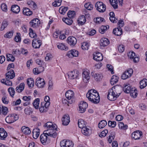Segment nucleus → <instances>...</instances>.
Here are the masks:
<instances>
[{
  "mask_svg": "<svg viewBox=\"0 0 147 147\" xmlns=\"http://www.w3.org/2000/svg\"><path fill=\"white\" fill-rule=\"evenodd\" d=\"M116 125V122L115 121H109L108 122V125L110 127L114 128L115 127Z\"/></svg>",
  "mask_w": 147,
  "mask_h": 147,
  "instance_id": "56",
  "label": "nucleus"
},
{
  "mask_svg": "<svg viewBox=\"0 0 147 147\" xmlns=\"http://www.w3.org/2000/svg\"><path fill=\"white\" fill-rule=\"evenodd\" d=\"M142 136V132L139 131H136L131 134L132 138L136 140L140 139Z\"/></svg>",
  "mask_w": 147,
  "mask_h": 147,
  "instance_id": "12",
  "label": "nucleus"
},
{
  "mask_svg": "<svg viewBox=\"0 0 147 147\" xmlns=\"http://www.w3.org/2000/svg\"><path fill=\"white\" fill-rule=\"evenodd\" d=\"M21 130L22 132L25 134H29L31 132L30 128L28 127L23 126L21 128Z\"/></svg>",
  "mask_w": 147,
  "mask_h": 147,
  "instance_id": "34",
  "label": "nucleus"
},
{
  "mask_svg": "<svg viewBox=\"0 0 147 147\" xmlns=\"http://www.w3.org/2000/svg\"><path fill=\"white\" fill-rule=\"evenodd\" d=\"M14 40L17 42L21 41L20 34V33H17L16 35L15 36Z\"/></svg>",
  "mask_w": 147,
  "mask_h": 147,
  "instance_id": "58",
  "label": "nucleus"
},
{
  "mask_svg": "<svg viewBox=\"0 0 147 147\" xmlns=\"http://www.w3.org/2000/svg\"><path fill=\"white\" fill-rule=\"evenodd\" d=\"M62 20L66 24L68 25H71L73 22V20L71 18L69 19L67 18H62Z\"/></svg>",
  "mask_w": 147,
  "mask_h": 147,
  "instance_id": "44",
  "label": "nucleus"
},
{
  "mask_svg": "<svg viewBox=\"0 0 147 147\" xmlns=\"http://www.w3.org/2000/svg\"><path fill=\"white\" fill-rule=\"evenodd\" d=\"M129 93L130 94V95L134 98H136L138 95L137 91L136 89L135 88H132V90H131V92Z\"/></svg>",
  "mask_w": 147,
  "mask_h": 147,
  "instance_id": "38",
  "label": "nucleus"
},
{
  "mask_svg": "<svg viewBox=\"0 0 147 147\" xmlns=\"http://www.w3.org/2000/svg\"><path fill=\"white\" fill-rule=\"evenodd\" d=\"M44 67H40L39 68H34L33 69V72L34 74L35 75L39 74L44 70Z\"/></svg>",
  "mask_w": 147,
  "mask_h": 147,
  "instance_id": "31",
  "label": "nucleus"
},
{
  "mask_svg": "<svg viewBox=\"0 0 147 147\" xmlns=\"http://www.w3.org/2000/svg\"><path fill=\"white\" fill-rule=\"evenodd\" d=\"M62 124L64 125H67L70 122V117L68 114L64 115L62 119Z\"/></svg>",
  "mask_w": 147,
  "mask_h": 147,
  "instance_id": "13",
  "label": "nucleus"
},
{
  "mask_svg": "<svg viewBox=\"0 0 147 147\" xmlns=\"http://www.w3.org/2000/svg\"><path fill=\"white\" fill-rule=\"evenodd\" d=\"M67 16H68L70 18H73L75 16V11H69L68 13H67Z\"/></svg>",
  "mask_w": 147,
  "mask_h": 147,
  "instance_id": "55",
  "label": "nucleus"
},
{
  "mask_svg": "<svg viewBox=\"0 0 147 147\" xmlns=\"http://www.w3.org/2000/svg\"><path fill=\"white\" fill-rule=\"evenodd\" d=\"M7 59L8 61H11L13 62L15 60V58L11 54H7Z\"/></svg>",
  "mask_w": 147,
  "mask_h": 147,
  "instance_id": "52",
  "label": "nucleus"
},
{
  "mask_svg": "<svg viewBox=\"0 0 147 147\" xmlns=\"http://www.w3.org/2000/svg\"><path fill=\"white\" fill-rule=\"evenodd\" d=\"M42 43L41 40H38L37 39H34L32 40V45L33 47L35 49L39 48Z\"/></svg>",
  "mask_w": 147,
  "mask_h": 147,
  "instance_id": "14",
  "label": "nucleus"
},
{
  "mask_svg": "<svg viewBox=\"0 0 147 147\" xmlns=\"http://www.w3.org/2000/svg\"><path fill=\"white\" fill-rule=\"evenodd\" d=\"M89 72L87 70L83 71L82 74L83 80L85 82H87L90 79Z\"/></svg>",
  "mask_w": 147,
  "mask_h": 147,
  "instance_id": "15",
  "label": "nucleus"
},
{
  "mask_svg": "<svg viewBox=\"0 0 147 147\" xmlns=\"http://www.w3.org/2000/svg\"><path fill=\"white\" fill-rule=\"evenodd\" d=\"M107 122L104 120L100 121L98 124V126L100 128H102L105 127L107 125Z\"/></svg>",
  "mask_w": 147,
  "mask_h": 147,
  "instance_id": "43",
  "label": "nucleus"
},
{
  "mask_svg": "<svg viewBox=\"0 0 147 147\" xmlns=\"http://www.w3.org/2000/svg\"><path fill=\"white\" fill-rule=\"evenodd\" d=\"M119 128L121 129L125 130L127 128L128 126L127 125H124L123 123L121 122H119L118 123Z\"/></svg>",
  "mask_w": 147,
  "mask_h": 147,
  "instance_id": "50",
  "label": "nucleus"
},
{
  "mask_svg": "<svg viewBox=\"0 0 147 147\" xmlns=\"http://www.w3.org/2000/svg\"><path fill=\"white\" fill-rule=\"evenodd\" d=\"M49 137L47 135L46 133L43 132L40 136V140L41 142L44 144L46 143V142L49 140Z\"/></svg>",
  "mask_w": 147,
  "mask_h": 147,
  "instance_id": "19",
  "label": "nucleus"
},
{
  "mask_svg": "<svg viewBox=\"0 0 147 147\" xmlns=\"http://www.w3.org/2000/svg\"><path fill=\"white\" fill-rule=\"evenodd\" d=\"M45 84V80L43 78H37L36 80V84L39 88H43Z\"/></svg>",
  "mask_w": 147,
  "mask_h": 147,
  "instance_id": "11",
  "label": "nucleus"
},
{
  "mask_svg": "<svg viewBox=\"0 0 147 147\" xmlns=\"http://www.w3.org/2000/svg\"><path fill=\"white\" fill-rule=\"evenodd\" d=\"M88 107V105L87 103L84 101L81 102L79 105V108L81 110H85Z\"/></svg>",
  "mask_w": 147,
  "mask_h": 147,
  "instance_id": "28",
  "label": "nucleus"
},
{
  "mask_svg": "<svg viewBox=\"0 0 147 147\" xmlns=\"http://www.w3.org/2000/svg\"><path fill=\"white\" fill-rule=\"evenodd\" d=\"M33 137L35 139H36L39 136L40 134V129L38 128H35L33 130Z\"/></svg>",
  "mask_w": 147,
  "mask_h": 147,
  "instance_id": "29",
  "label": "nucleus"
},
{
  "mask_svg": "<svg viewBox=\"0 0 147 147\" xmlns=\"http://www.w3.org/2000/svg\"><path fill=\"white\" fill-rule=\"evenodd\" d=\"M79 25H82L85 23L86 19L84 16H82L80 17L77 20Z\"/></svg>",
  "mask_w": 147,
  "mask_h": 147,
  "instance_id": "27",
  "label": "nucleus"
},
{
  "mask_svg": "<svg viewBox=\"0 0 147 147\" xmlns=\"http://www.w3.org/2000/svg\"><path fill=\"white\" fill-rule=\"evenodd\" d=\"M30 24L31 27L36 28L40 25V21L37 18H34L30 22Z\"/></svg>",
  "mask_w": 147,
  "mask_h": 147,
  "instance_id": "9",
  "label": "nucleus"
},
{
  "mask_svg": "<svg viewBox=\"0 0 147 147\" xmlns=\"http://www.w3.org/2000/svg\"><path fill=\"white\" fill-rule=\"evenodd\" d=\"M109 43L110 41L107 38H102L100 40V46L104 47L107 46Z\"/></svg>",
  "mask_w": 147,
  "mask_h": 147,
  "instance_id": "18",
  "label": "nucleus"
},
{
  "mask_svg": "<svg viewBox=\"0 0 147 147\" xmlns=\"http://www.w3.org/2000/svg\"><path fill=\"white\" fill-rule=\"evenodd\" d=\"M111 90L115 92V94H118L119 96L122 92V88L121 86H115L112 88Z\"/></svg>",
  "mask_w": 147,
  "mask_h": 147,
  "instance_id": "22",
  "label": "nucleus"
},
{
  "mask_svg": "<svg viewBox=\"0 0 147 147\" xmlns=\"http://www.w3.org/2000/svg\"><path fill=\"white\" fill-rule=\"evenodd\" d=\"M8 25V23L6 21H3L1 26V30H3L5 28H6Z\"/></svg>",
  "mask_w": 147,
  "mask_h": 147,
  "instance_id": "57",
  "label": "nucleus"
},
{
  "mask_svg": "<svg viewBox=\"0 0 147 147\" xmlns=\"http://www.w3.org/2000/svg\"><path fill=\"white\" fill-rule=\"evenodd\" d=\"M23 13L24 15L28 16H29L32 13V11L28 8L27 7L24 8L23 9Z\"/></svg>",
  "mask_w": 147,
  "mask_h": 147,
  "instance_id": "30",
  "label": "nucleus"
},
{
  "mask_svg": "<svg viewBox=\"0 0 147 147\" xmlns=\"http://www.w3.org/2000/svg\"><path fill=\"white\" fill-rule=\"evenodd\" d=\"M78 124L79 128L81 129L83 128L84 127H86L84 121L82 119H79L78 120Z\"/></svg>",
  "mask_w": 147,
  "mask_h": 147,
  "instance_id": "42",
  "label": "nucleus"
},
{
  "mask_svg": "<svg viewBox=\"0 0 147 147\" xmlns=\"http://www.w3.org/2000/svg\"><path fill=\"white\" fill-rule=\"evenodd\" d=\"M15 76V73L14 71L12 69H10L6 74V79H12Z\"/></svg>",
  "mask_w": 147,
  "mask_h": 147,
  "instance_id": "21",
  "label": "nucleus"
},
{
  "mask_svg": "<svg viewBox=\"0 0 147 147\" xmlns=\"http://www.w3.org/2000/svg\"><path fill=\"white\" fill-rule=\"evenodd\" d=\"M67 42L71 46H73L76 43L77 40L74 37L69 36L67 38Z\"/></svg>",
  "mask_w": 147,
  "mask_h": 147,
  "instance_id": "17",
  "label": "nucleus"
},
{
  "mask_svg": "<svg viewBox=\"0 0 147 147\" xmlns=\"http://www.w3.org/2000/svg\"><path fill=\"white\" fill-rule=\"evenodd\" d=\"M55 125L53 124L51 122H47L43 126L44 127H47V129H56Z\"/></svg>",
  "mask_w": 147,
  "mask_h": 147,
  "instance_id": "24",
  "label": "nucleus"
},
{
  "mask_svg": "<svg viewBox=\"0 0 147 147\" xmlns=\"http://www.w3.org/2000/svg\"><path fill=\"white\" fill-rule=\"evenodd\" d=\"M108 133V130L107 129H105L101 132L99 136L100 137H105L106 136Z\"/></svg>",
  "mask_w": 147,
  "mask_h": 147,
  "instance_id": "61",
  "label": "nucleus"
},
{
  "mask_svg": "<svg viewBox=\"0 0 147 147\" xmlns=\"http://www.w3.org/2000/svg\"><path fill=\"white\" fill-rule=\"evenodd\" d=\"M123 88L125 92L129 93L132 90V88L130 86L129 84L126 83L123 85Z\"/></svg>",
  "mask_w": 147,
  "mask_h": 147,
  "instance_id": "23",
  "label": "nucleus"
},
{
  "mask_svg": "<svg viewBox=\"0 0 147 147\" xmlns=\"http://www.w3.org/2000/svg\"><path fill=\"white\" fill-rule=\"evenodd\" d=\"M119 77L115 75H113L111 78V83L112 85L117 83Z\"/></svg>",
  "mask_w": 147,
  "mask_h": 147,
  "instance_id": "37",
  "label": "nucleus"
},
{
  "mask_svg": "<svg viewBox=\"0 0 147 147\" xmlns=\"http://www.w3.org/2000/svg\"><path fill=\"white\" fill-rule=\"evenodd\" d=\"M29 34L30 36L32 38H35L37 36L35 32L31 28H29Z\"/></svg>",
  "mask_w": 147,
  "mask_h": 147,
  "instance_id": "45",
  "label": "nucleus"
},
{
  "mask_svg": "<svg viewBox=\"0 0 147 147\" xmlns=\"http://www.w3.org/2000/svg\"><path fill=\"white\" fill-rule=\"evenodd\" d=\"M93 59L94 60L97 61H100L103 59V56L100 53L97 52L94 54Z\"/></svg>",
  "mask_w": 147,
  "mask_h": 147,
  "instance_id": "20",
  "label": "nucleus"
},
{
  "mask_svg": "<svg viewBox=\"0 0 147 147\" xmlns=\"http://www.w3.org/2000/svg\"><path fill=\"white\" fill-rule=\"evenodd\" d=\"M2 100L3 102L5 104H8L9 102L6 96L5 95L2 97Z\"/></svg>",
  "mask_w": 147,
  "mask_h": 147,
  "instance_id": "64",
  "label": "nucleus"
},
{
  "mask_svg": "<svg viewBox=\"0 0 147 147\" xmlns=\"http://www.w3.org/2000/svg\"><path fill=\"white\" fill-rule=\"evenodd\" d=\"M81 48L84 50H87L88 49V45L86 42H84L82 44Z\"/></svg>",
  "mask_w": 147,
  "mask_h": 147,
  "instance_id": "59",
  "label": "nucleus"
},
{
  "mask_svg": "<svg viewBox=\"0 0 147 147\" xmlns=\"http://www.w3.org/2000/svg\"><path fill=\"white\" fill-rule=\"evenodd\" d=\"M24 86L25 84L24 83H21L19 86H18L16 88V91L18 93L21 92L24 90Z\"/></svg>",
  "mask_w": 147,
  "mask_h": 147,
  "instance_id": "36",
  "label": "nucleus"
},
{
  "mask_svg": "<svg viewBox=\"0 0 147 147\" xmlns=\"http://www.w3.org/2000/svg\"><path fill=\"white\" fill-rule=\"evenodd\" d=\"M7 136V133L5 131L0 134V139L1 140H4Z\"/></svg>",
  "mask_w": 147,
  "mask_h": 147,
  "instance_id": "60",
  "label": "nucleus"
},
{
  "mask_svg": "<svg viewBox=\"0 0 147 147\" xmlns=\"http://www.w3.org/2000/svg\"><path fill=\"white\" fill-rule=\"evenodd\" d=\"M67 75L69 78L71 79L78 78L79 75V72L76 70H74L68 72Z\"/></svg>",
  "mask_w": 147,
  "mask_h": 147,
  "instance_id": "8",
  "label": "nucleus"
},
{
  "mask_svg": "<svg viewBox=\"0 0 147 147\" xmlns=\"http://www.w3.org/2000/svg\"><path fill=\"white\" fill-rule=\"evenodd\" d=\"M104 20V19L103 18L100 17H98L96 19H94V21L96 23L100 24L102 22H103Z\"/></svg>",
  "mask_w": 147,
  "mask_h": 147,
  "instance_id": "54",
  "label": "nucleus"
},
{
  "mask_svg": "<svg viewBox=\"0 0 147 147\" xmlns=\"http://www.w3.org/2000/svg\"><path fill=\"white\" fill-rule=\"evenodd\" d=\"M74 93L71 90H69L67 91L65 94V96L70 104L72 103L74 96Z\"/></svg>",
  "mask_w": 147,
  "mask_h": 147,
  "instance_id": "5",
  "label": "nucleus"
},
{
  "mask_svg": "<svg viewBox=\"0 0 147 147\" xmlns=\"http://www.w3.org/2000/svg\"><path fill=\"white\" fill-rule=\"evenodd\" d=\"M109 28V26H101L99 29L98 31L100 33L103 34H104L105 32V31Z\"/></svg>",
  "mask_w": 147,
  "mask_h": 147,
  "instance_id": "41",
  "label": "nucleus"
},
{
  "mask_svg": "<svg viewBox=\"0 0 147 147\" xmlns=\"http://www.w3.org/2000/svg\"><path fill=\"white\" fill-rule=\"evenodd\" d=\"M27 83L29 87L32 88L33 87L34 82L33 79L31 78H29L27 79Z\"/></svg>",
  "mask_w": 147,
  "mask_h": 147,
  "instance_id": "40",
  "label": "nucleus"
},
{
  "mask_svg": "<svg viewBox=\"0 0 147 147\" xmlns=\"http://www.w3.org/2000/svg\"><path fill=\"white\" fill-rule=\"evenodd\" d=\"M109 1L111 4L115 9L117 8V0H109Z\"/></svg>",
  "mask_w": 147,
  "mask_h": 147,
  "instance_id": "46",
  "label": "nucleus"
},
{
  "mask_svg": "<svg viewBox=\"0 0 147 147\" xmlns=\"http://www.w3.org/2000/svg\"><path fill=\"white\" fill-rule=\"evenodd\" d=\"M61 0H55L52 3V5L55 7L60 6L61 4Z\"/></svg>",
  "mask_w": 147,
  "mask_h": 147,
  "instance_id": "51",
  "label": "nucleus"
},
{
  "mask_svg": "<svg viewBox=\"0 0 147 147\" xmlns=\"http://www.w3.org/2000/svg\"><path fill=\"white\" fill-rule=\"evenodd\" d=\"M8 91L9 92L10 95L13 97L15 93L14 89L12 87H10L8 89Z\"/></svg>",
  "mask_w": 147,
  "mask_h": 147,
  "instance_id": "49",
  "label": "nucleus"
},
{
  "mask_svg": "<svg viewBox=\"0 0 147 147\" xmlns=\"http://www.w3.org/2000/svg\"><path fill=\"white\" fill-rule=\"evenodd\" d=\"M118 95L115 94V92L111 89L109 90L107 94V98L110 100H114L118 97Z\"/></svg>",
  "mask_w": 147,
  "mask_h": 147,
  "instance_id": "6",
  "label": "nucleus"
},
{
  "mask_svg": "<svg viewBox=\"0 0 147 147\" xmlns=\"http://www.w3.org/2000/svg\"><path fill=\"white\" fill-rule=\"evenodd\" d=\"M96 9L99 12L101 13L104 12L106 9V6L101 2H98L95 4Z\"/></svg>",
  "mask_w": 147,
  "mask_h": 147,
  "instance_id": "4",
  "label": "nucleus"
},
{
  "mask_svg": "<svg viewBox=\"0 0 147 147\" xmlns=\"http://www.w3.org/2000/svg\"><path fill=\"white\" fill-rule=\"evenodd\" d=\"M84 7L88 10H91L93 8V5L90 3H86L84 5Z\"/></svg>",
  "mask_w": 147,
  "mask_h": 147,
  "instance_id": "53",
  "label": "nucleus"
},
{
  "mask_svg": "<svg viewBox=\"0 0 147 147\" xmlns=\"http://www.w3.org/2000/svg\"><path fill=\"white\" fill-rule=\"evenodd\" d=\"M60 144L61 147H73L74 145L72 141L65 140L61 141Z\"/></svg>",
  "mask_w": 147,
  "mask_h": 147,
  "instance_id": "7",
  "label": "nucleus"
},
{
  "mask_svg": "<svg viewBox=\"0 0 147 147\" xmlns=\"http://www.w3.org/2000/svg\"><path fill=\"white\" fill-rule=\"evenodd\" d=\"M140 88L141 89H143L147 85V79H144L140 81Z\"/></svg>",
  "mask_w": 147,
  "mask_h": 147,
  "instance_id": "35",
  "label": "nucleus"
},
{
  "mask_svg": "<svg viewBox=\"0 0 147 147\" xmlns=\"http://www.w3.org/2000/svg\"><path fill=\"white\" fill-rule=\"evenodd\" d=\"M57 47L59 49L61 50H67L68 48L63 43H59L57 45Z\"/></svg>",
  "mask_w": 147,
  "mask_h": 147,
  "instance_id": "47",
  "label": "nucleus"
},
{
  "mask_svg": "<svg viewBox=\"0 0 147 147\" xmlns=\"http://www.w3.org/2000/svg\"><path fill=\"white\" fill-rule=\"evenodd\" d=\"M122 30L120 27L114 29L113 31V33L115 35L120 36L122 34Z\"/></svg>",
  "mask_w": 147,
  "mask_h": 147,
  "instance_id": "26",
  "label": "nucleus"
},
{
  "mask_svg": "<svg viewBox=\"0 0 147 147\" xmlns=\"http://www.w3.org/2000/svg\"><path fill=\"white\" fill-rule=\"evenodd\" d=\"M86 97L90 101L94 104H97L100 101V97L98 93H96L95 94L89 95Z\"/></svg>",
  "mask_w": 147,
  "mask_h": 147,
  "instance_id": "2",
  "label": "nucleus"
},
{
  "mask_svg": "<svg viewBox=\"0 0 147 147\" xmlns=\"http://www.w3.org/2000/svg\"><path fill=\"white\" fill-rule=\"evenodd\" d=\"M18 119V115L15 114L9 115L7 117L5 118V121L8 123H10L14 122L17 120Z\"/></svg>",
  "mask_w": 147,
  "mask_h": 147,
  "instance_id": "3",
  "label": "nucleus"
},
{
  "mask_svg": "<svg viewBox=\"0 0 147 147\" xmlns=\"http://www.w3.org/2000/svg\"><path fill=\"white\" fill-rule=\"evenodd\" d=\"M81 131L84 135L87 136L90 134L91 131L90 129L86 126L82 129Z\"/></svg>",
  "mask_w": 147,
  "mask_h": 147,
  "instance_id": "33",
  "label": "nucleus"
},
{
  "mask_svg": "<svg viewBox=\"0 0 147 147\" xmlns=\"http://www.w3.org/2000/svg\"><path fill=\"white\" fill-rule=\"evenodd\" d=\"M68 9V7H61L59 8V11L61 14H64Z\"/></svg>",
  "mask_w": 147,
  "mask_h": 147,
  "instance_id": "48",
  "label": "nucleus"
},
{
  "mask_svg": "<svg viewBox=\"0 0 147 147\" xmlns=\"http://www.w3.org/2000/svg\"><path fill=\"white\" fill-rule=\"evenodd\" d=\"M40 99L39 98L35 99L32 103L34 107L36 109H38L39 108Z\"/></svg>",
  "mask_w": 147,
  "mask_h": 147,
  "instance_id": "39",
  "label": "nucleus"
},
{
  "mask_svg": "<svg viewBox=\"0 0 147 147\" xmlns=\"http://www.w3.org/2000/svg\"><path fill=\"white\" fill-rule=\"evenodd\" d=\"M96 93L98 92L96 90L93 89H91L89 90L88 92L86 94V96L92 95V94H93V93H94L95 94V93Z\"/></svg>",
  "mask_w": 147,
  "mask_h": 147,
  "instance_id": "63",
  "label": "nucleus"
},
{
  "mask_svg": "<svg viewBox=\"0 0 147 147\" xmlns=\"http://www.w3.org/2000/svg\"><path fill=\"white\" fill-rule=\"evenodd\" d=\"M92 75L96 81H99L103 77L101 74L98 73H92Z\"/></svg>",
  "mask_w": 147,
  "mask_h": 147,
  "instance_id": "25",
  "label": "nucleus"
},
{
  "mask_svg": "<svg viewBox=\"0 0 147 147\" xmlns=\"http://www.w3.org/2000/svg\"><path fill=\"white\" fill-rule=\"evenodd\" d=\"M55 129H47L46 131H45L44 132H46L49 138L50 137L53 138L56 137L57 134L56 132Z\"/></svg>",
  "mask_w": 147,
  "mask_h": 147,
  "instance_id": "10",
  "label": "nucleus"
},
{
  "mask_svg": "<svg viewBox=\"0 0 147 147\" xmlns=\"http://www.w3.org/2000/svg\"><path fill=\"white\" fill-rule=\"evenodd\" d=\"M124 47L123 45H119L118 47V49L120 53H123L124 50Z\"/></svg>",
  "mask_w": 147,
  "mask_h": 147,
  "instance_id": "62",
  "label": "nucleus"
},
{
  "mask_svg": "<svg viewBox=\"0 0 147 147\" xmlns=\"http://www.w3.org/2000/svg\"><path fill=\"white\" fill-rule=\"evenodd\" d=\"M128 56L130 59H133V61L135 63H136L139 61V58L136 56L134 52H129L128 54Z\"/></svg>",
  "mask_w": 147,
  "mask_h": 147,
  "instance_id": "16",
  "label": "nucleus"
},
{
  "mask_svg": "<svg viewBox=\"0 0 147 147\" xmlns=\"http://www.w3.org/2000/svg\"><path fill=\"white\" fill-rule=\"evenodd\" d=\"M11 10L14 13H18L20 11V8L17 5H13L11 7Z\"/></svg>",
  "mask_w": 147,
  "mask_h": 147,
  "instance_id": "32",
  "label": "nucleus"
},
{
  "mask_svg": "<svg viewBox=\"0 0 147 147\" xmlns=\"http://www.w3.org/2000/svg\"><path fill=\"white\" fill-rule=\"evenodd\" d=\"M50 98L48 96H46L44 98V101L41 102L39 110H44L48 109L50 105Z\"/></svg>",
  "mask_w": 147,
  "mask_h": 147,
  "instance_id": "1",
  "label": "nucleus"
}]
</instances>
